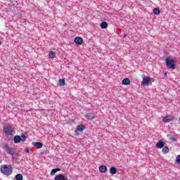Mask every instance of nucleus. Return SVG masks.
<instances>
[{"label":"nucleus","instance_id":"nucleus-9","mask_svg":"<svg viewBox=\"0 0 180 180\" xmlns=\"http://www.w3.org/2000/svg\"><path fill=\"white\" fill-rule=\"evenodd\" d=\"M83 42H84V39H82L80 37H77L75 38V43L76 44H79V46H81V44H82Z\"/></svg>","mask_w":180,"mask_h":180},{"label":"nucleus","instance_id":"nucleus-10","mask_svg":"<svg viewBox=\"0 0 180 180\" xmlns=\"http://www.w3.org/2000/svg\"><path fill=\"white\" fill-rule=\"evenodd\" d=\"M150 81H151V77H144L142 80V84L143 85H148L150 84Z\"/></svg>","mask_w":180,"mask_h":180},{"label":"nucleus","instance_id":"nucleus-25","mask_svg":"<svg viewBox=\"0 0 180 180\" xmlns=\"http://www.w3.org/2000/svg\"><path fill=\"white\" fill-rule=\"evenodd\" d=\"M176 164H179L180 165V155H177L176 158Z\"/></svg>","mask_w":180,"mask_h":180},{"label":"nucleus","instance_id":"nucleus-19","mask_svg":"<svg viewBox=\"0 0 180 180\" xmlns=\"http://www.w3.org/2000/svg\"><path fill=\"white\" fill-rule=\"evenodd\" d=\"M101 29L108 28V22H106L105 21L102 22L101 24Z\"/></svg>","mask_w":180,"mask_h":180},{"label":"nucleus","instance_id":"nucleus-13","mask_svg":"<svg viewBox=\"0 0 180 180\" xmlns=\"http://www.w3.org/2000/svg\"><path fill=\"white\" fill-rule=\"evenodd\" d=\"M99 171L101 174H105V172H107L108 171V167L105 165H101L99 167Z\"/></svg>","mask_w":180,"mask_h":180},{"label":"nucleus","instance_id":"nucleus-22","mask_svg":"<svg viewBox=\"0 0 180 180\" xmlns=\"http://www.w3.org/2000/svg\"><path fill=\"white\" fill-rule=\"evenodd\" d=\"M59 84L61 86H64L65 85V79H60Z\"/></svg>","mask_w":180,"mask_h":180},{"label":"nucleus","instance_id":"nucleus-23","mask_svg":"<svg viewBox=\"0 0 180 180\" xmlns=\"http://www.w3.org/2000/svg\"><path fill=\"white\" fill-rule=\"evenodd\" d=\"M77 129L78 131H83L84 129H85V127L84 125H78Z\"/></svg>","mask_w":180,"mask_h":180},{"label":"nucleus","instance_id":"nucleus-15","mask_svg":"<svg viewBox=\"0 0 180 180\" xmlns=\"http://www.w3.org/2000/svg\"><path fill=\"white\" fill-rule=\"evenodd\" d=\"M122 85H130V79L129 78L123 79Z\"/></svg>","mask_w":180,"mask_h":180},{"label":"nucleus","instance_id":"nucleus-30","mask_svg":"<svg viewBox=\"0 0 180 180\" xmlns=\"http://www.w3.org/2000/svg\"><path fill=\"white\" fill-rule=\"evenodd\" d=\"M1 44H2V41H0V46H1Z\"/></svg>","mask_w":180,"mask_h":180},{"label":"nucleus","instance_id":"nucleus-28","mask_svg":"<svg viewBox=\"0 0 180 180\" xmlns=\"http://www.w3.org/2000/svg\"><path fill=\"white\" fill-rule=\"evenodd\" d=\"M12 160H15V157H13V155H12Z\"/></svg>","mask_w":180,"mask_h":180},{"label":"nucleus","instance_id":"nucleus-21","mask_svg":"<svg viewBox=\"0 0 180 180\" xmlns=\"http://www.w3.org/2000/svg\"><path fill=\"white\" fill-rule=\"evenodd\" d=\"M16 180H23V175L22 174H18L15 175Z\"/></svg>","mask_w":180,"mask_h":180},{"label":"nucleus","instance_id":"nucleus-7","mask_svg":"<svg viewBox=\"0 0 180 180\" xmlns=\"http://www.w3.org/2000/svg\"><path fill=\"white\" fill-rule=\"evenodd\" d=\"M20 141H22V138L20 137V136L15 135L13 137V142L15 143V144H18V143H20Z\"/></svg>","mask_w":180,"mask_h":180},{"label":"nucleus","instance_id":"nucleus-3","mask_svg":"<svg viewBox=\"0 0 180 180\" xmlns=\"http://www.w3.org/2000/svg\"><path fill=\"white\" fill-rule=\"evenodd\" d=\"M175 60L171 58L169 56L165 59L166 66L169 70H175Z\"/></svg>","mask_w":180,"mask_h":180},{"label":"nucleus","instance_id":"nucleus-11","mask_svg":"<svg viewBox=\"0 0 180 180\" xmlns=\"http://www.w3.org/2000/svg\"><path fill=\"white\" fill-rule=\"evenodd\" d=\"M165 146V142L162 141H159L156 144L157 148H163Z\"/></svg>","mask_w":180,"mask_h":180},{"label":"nucleus","instance_id":"nucleus-29","mask_svg":"<svg viewBox=\"0 0 180 180\" xmlns=\"http://www.w3.org/2000/svg\"><path fill=\"white\" fill-rule=\"evenodd\" d=\"M165 77H167V72L165 73Z\"/></svg>","mask_w":180,"mask_h":180},{"label":"nucleus","instance_id":"nucleus-27","mask_svg":"<svg viewBox=\"0 0 180 180\" xmlns=\"http://www.w3.org/2000/svg\"><path fill=\"white\" fill-rule=\"evenodd\" d=\"M25 153H29V148H25Z\"/></svg>","mask_w":180,"mask_h":180},{"label":"nucleus","instance_id":"nucleus-14","mask_svg":"<svg viewBox=\"0 0 180 180\" xmlns=\"http://www.w3.org/2000/svg\"><path fill=\"white\" fill-rule=\"evenodd\" d=\"M110 173L112 174V175H115V174H117V169L115 167H112L110 169Z\"/></svg>","mask_w":180,"mask_h":180},{"label":"nucleus","instance_id":"nucleus-24","mask_svg":"<svg viewBox=\"0 0 180 180\" xmlns=\"http://www.w3.org/2000/svg\"><path fill=\"white\" fill-rule=\"evenodd\" d=\"M21 138V141H22V143H25V141H26V139H27V136H26V135L22 134L20 136Z\"/></svg>","mask_w":180,"mask_h":180},{"label":"nucleus","instance_id":"nucleus-4","mask_svg":"<svg viewBox=\"0 0 180 180\" xmlns=\"http://www.w3.org/2000/svg\"><path fill=\"white\" fill-rule=\"evenodd\" d=\"M4 151L7 153V154H9L10 155H15L16 154V151L13 148H11L9 146V145L6 144L3 147Z\"/></svg>","mask_w":180,"mask_h":180},{"label":"nucleus","instance_id":"nucleus-20","mask_svg":"<svg viewBox=\"0 0 180 180\" xmlns=\"http://www.w3.org/2000/svg\"><path fill=\"white\" fill-rule=\"evenodd\" d=\"M49 56L50 58H56V53L54 51H51L49 53Z\"/></svg>","mask_w":180,"mask_h":180},{"label":"nucleus","instance_id":"nucleus-18","mask_svg":"<svg viewBox=\"0 0 180 180\" xmlns=\"http://www.w3.org/2000/svg\"><path fill=\"white\" fill-rule=\"evenodd\" d=\"M161 13V11H160V8H155L153 9V15H160Z\"/></svg>","mask_w":180,"mask_h":180},{"label":"nucleus","instance_id":"nucleus-6","mask_svg":"<svg viewBox=\"0 0 180 180\" xmlns=\"http://www.w3.org/2000/svg\"><path fill=\"white\" fill-rule=\"evenodd\" d=\"M85 119H88L89 120H94L95 119V114L92 112H89L84 115Z\"/></svg>","mask_w":180,"mask_h":180},{"label":"nucleus","instance_id":"nucleus-16","mask_svg":"<svg viewBox=\"0 0 180 180\" xmlns=\"http://www.w3.org/2000/svg\"><path fill=\"white\" fill-rule=\"evenodd\" d=\"M58 171H61L60 168H56V169H53L51 172V175H56V172H58Z\"/></svg>","mask_w":180,"mask_h":180},{"label":"nucleus","instance_id":"nucleus-12","mask_svg":"<svg viewBox=\"0 0 180 180\" xmlns=\"http://www.w3.org/2000/svg\"><path fill=\"white\" fill-rule=\"evenodd\" d=\"M65 179H67V177L64 176L61 174H59L54 177V180H65Z\"/></svg>","mask_w":180,"mask_h":180},{"label":"nucleus","instance_id":"nucleus-17","mask_svg":"<svg viewBox=\"0 0 180 180\" xmlns=\"http://www.w3.org/2000/svg\"><path fill=\"white\" fill-rule=\"evenodd\" d=\"M163 154H167V153H169V148L167 146H164L162 150Z\"/></svg>","mask_w":180,"mask_h":180},{"label":"nucleus","instance_id":"nucleus-5","mask_svg":"<svg viewBox=\"0 0 180 180\" xmlns=\"http://www.w3.org/2000/svg\"><path fill=\"white\" fill-rule=\"evenodd\" d=\"M174 120H175V117L172 115L166 116L162 119V122H164V123H169L170 122H174Z\"/></svg>","mask_w":180,"mask_h":180},{"label":"nucleus","instance_id":"nucleus-2","mask_svg":"<svg viewBox=\"0 0 180 180\" xmlns=\"http://www.w3.org/2000/svg\"><path fill=\"white\" fill-rule=\"evenodd\" d=\"M0 171L1 174H3V175H6V176H9V175H12V172H13L12 166L9 165H1L0 167Z\"/></svg>","mask_w":180,"mask_h":180},{"label":"nucleus","instance_id":"nucleus-8","mask_svg":"<svg viewBox=\"0 0 180 180\" xmlns=\"http://www.w3.org/2000/svg\"><path fill=\"white\" fill-rule=\"evenodd\" d=\"M32 146L38 149H40L43 147V144L41 143V142H32Z\"/></svg>","mask_w":180,"mask_h":180},{"label":"nucleus","instance_id":"nucleus-26","mask_svg":"<svg viewBox=\"0 0 180 180\" xmlns=\"http://www.w3.org/2000/svg\"><path fill=\"white\" fill-rule=\"evenodd\" d=\"M171 140H172V141H176V138L172 136V137H171Z\"/></svg>","mask_w":180,"mask_h":180},{"label":"nucleus","instance_id":"nucleus-1","mask_svg":"<svg viewBox=\"0 0 180 180\" xmlns=\"http://www.w3.org/2000/svg\"><path fill=\"white\" fill-rule=\"evenodd\" d=\"M15 133V127L13 124H7L3 127V134L5 136L6 141H11Z\"/></svg>","mask_w":180,"mask_h":180}]
</instances>
